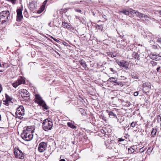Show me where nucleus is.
Here are the masks:
<instances>
[{
	"instance_id": "1",
	"label": "nucleus",
	"mask_w": 161,
	"mask_h": 161,
	"mask_svg": "<svg viewBox=\"0 0 161 161\" xmlns=\"http://www.w3.org/2000/svg\"><path fill=\"white\" fill-rule=\"evenodd\" d=\"M32 130L27 127L26 129L23 130L21 136L23 139L27 141L31 140L33 137Z\"/></svg>"
},
{
	"instance_id": "2",
	"label": "nucleus",
	"mask_w": 161,
	"mask_h": 161,
	"mask_svg": "<svg viewBox=\"0 0 161 161\" xmlns=\"http://www.w3.org/2000/svg\"><path fill=\"white\" fill-rule=\"evenodd\" d=\"M53 124L51 119H46L43 121L42 123V128L46 131L51 130L53 127Z\"/></svg>"
},
{
	"instance_id": "3",
	"label": "nucleus",
	"mask_w": 161,
	"mask_h": 161,
	"mask_svg": "<svg viewBox=\"0 0 161 161\" xmlns=\"http://www.w3.org/2000/svg\"><path fill=\"white\" fill-rule=\"evenodd\" d=\"M10 13L9 11H3L0 13V24H3L8 21Z\"/></svg>"
},
{
	"instance_id": "4",
	"label": "nucleus",
	"mask_w": 161,
	"mask_h": 161,
	"mask_svg": "<svg viewBox=\"0 0 161 161\" xmlns=\"http://www.w3.org/2000/svg\"><path fill=\"white\" fill-rule=\"evenodd\" d=\"M21 97L24 99V101H28L30 98L29 92L26 90L23 89L21 90L20 93Z\"/></svg>"
},
{
	"instance_id": "5",
	"label": "nucleus",
	"mask_w": 161,
	"mask_h": 161,
	"mask_svg": "<svg viewBox=\"0 0 161 161\" xmlns=\"http://www.w3.org/2000/svg\"><path fill=\"white\" fill-rule=\"evenodd\" d=\"M25 83V80L22 77H21L20 78H19L16 82L12 84V86L16 88L18 86L21 84H24Z\"/></svg>"
},
{
	"instance_id": "6",
	"label": "nucleus",
	"mask_w": 161,
	"mask_h": 161,
	"mask_svg": "<svg viewBox=\"0 0 161 161\" xmlns=\"http://www.w3.org/2000/svg\"><path fill=\"white\" fill-rule=\"evenodd\" d=\"M16 20L18 22H20L23 19L22 10L20 8H17L16 10Z\"/></svg>"
},
{
	"instance_id": "7",
	"label": "nucleus",
	"mask_w": 161,
	"mask_h": 161,
	"mask_svg": "<svg viewBox=\"0 0 161 161\" xmlns=\"http://www.w3.org/2000/svg\"><path fill=\"white\" fill-rule=\"evenodd\" d=\"M47 144L46 143L44 142H41L39 144L38 150L41 153H42L45 151L47 147Z\"/></svg>"
},
{
	"instance_id": "8",
	"label": "nucleus",
	"mask_w": 161,
	"mask_h": 161,
	"mask_svg": "<svg viewBox=\"0 0 161 161\" xmlns=\"http://www.w3.org/2000/svg\"><path fill=\"white\" fill-rule=\"evenodd\" d=\"M24 112L25 110L23 107L21 105L17 108L15 114L16 115H19L23 116L24 115Z\"/></svg>"
},
{
	"instance_id": "9",
	"label": "nucleus",
	"mask_w": 161,
	"mask_h": 161,
	"mask_svg": "<svg viewBox=\"0 0 161 161\" xmlns=\"http://www.w3.org/2000/svg\"><path fill=\"white\" fill-rule=\"evenodd\" d=\"M14 153L16 158L22 159L24 158V155L20 150H19L18 151H15Z\"/></svg>"
},
{
	"instance_id": "10",
	"label": "nucleus",
	"mask_w": 161,
	"mask_h": 161,
	"mask_svg": "<svg viewBox=\"0 0 161 161\" xmlns=\"http://www.w3.org/2000/svg\"><path fill=\"white\" fill-rule=\"evenodd\" d=\"M143 90L146 93L149 92L151 89V86L150 83H145L143 84Z\"/></svg>"
},
{
	"instance_id": "11",
	"label": "nucleus",
	"mask_w": 161,
	"mask_h": 161,
	"mask_svg": "<svg viewBox=\"0 0 161 161\" xmlns=\"http://www.w3.org/2000/svg\"><path fill=\"white\" fill-rule=\"evenodd\" d=\"M144 150L143 148H142L140 149L139 153L138 154V155L136 156L135 158L136 159H139V160H143L142 157L144 154Z\"/></svg>"
},
{
	"instance_id": "12",
	"label": "nucleus",
	"mask_w": 161,
	"mask_h": 161,
	"mask_svg": "<svg viewBox=\"0 0 161 161\" xmlns=\"http://www.w3.org/2000/svg\"><path fill=\"white\" fill-rule=\"evenodd\" d=\"M40 106H42L44 109L47 110L49 109V107L47 106L45 101H35Z\"/></svg>"
},
{
	"instance_id": "13",
	"label": "nucleus",
	"mask_w": 161,
	"mask_h": 161,
	"mask_svg": "<svg viewBox=\"0 0 161 161\" xmlns=\"http://www.w3.org/2000/svg\"><path fill=\"white\" fill-rule=\"evenodd\" d=\"M118 64L120 66L124 67L126 69H128V67L127 64V62L125 61L117 62Z\"/></svg>"
},
{
	"instance_id": "14",
	"label": "nucleus",
	"mask_w": 161,
	"mask_h": 161,
	"mask_svg": "<svg viewBox=\"0 0 161 161\" xmlns=\"http://www.w3.org/2000/svg\"><path fill=\"white\" fill-rule=\"evenodd\" d=\"M106 112L108 114L110 117L113 118L117 117L116 114L113 111H112L109 110H106Z\"/></svg>"
},
{
	"instance_id": "15",
	"label": "nucleus",
	"mask_w": 161,
	"mask_h": 161,
	"mask_svg": "<svg viewBox=\"0 0 161 161\" xmlns=\"http://www.w3.org/2000/svg\"><path fill=\"white\" fill-rule=\"evenodd\" d=\"M125 149L124 144L119 143L118 145V152L119 153H122Z\"/></svg>"
},
{
	"instance_id": "16",
	"label": "nucleus",
	"mask_w": 161,
	"mask_h": 161,
	"mask_svg": "<svg viewBox=\"0 0 161 161\" xmlns=\"http://www.w3.org/2000/svg\"><path fill=\"white\" fill-rule=\"evenodd\" d=\"M136 14L137 16L138 17L140 18H149L148 17V16L147 15H145L143 14H142V13H140L139 12L137 11L136 13Z\"/></svg>"
},
{
	"instance_id": "17",
	"label": "nucleus",
	"mask_w": 161,
	"mask_h": 161,
	"mask_svg": "<svg viewBox=\"0 0 161 161\" xmlns=\"http://www.w3.org/2000/svg\"><path fill=\"white\" fill-rule=\"evenodd\" d=\"M80 64L84 68L86 69L87 67V65L86 62L82 59H80L79 61Z\"/></svg>"
},
{
	"instance_id": "18",
	"label": "nucleus",
	"mask_w": 161,
	"mask_h": 161,
	"mask_svg": "<svg viewBox=\"0 0 161 161\" xmlns=\"http://www.w3.org/2000/svg\"><path fill=\"white\" fill-rule=\"evenodd\" d=\"M132 56L136 60H139L140 59V56L138 53L134 52L133 53Z\"/></svg>"
},
{
	"instance_id": "19",
	"label": "nucleus",
	"mask_w": 161,
	"mask_h": 161,
	"mask_svg": "<svg viewBox=\"0 0 161 161\" xmlns=\"http://www.w3.org/2000/svg\"><path fill=\"white\" fill-rule=\"evenodd\" d=\"M131 77L132 78L138 79L139 78L138 74L134 72H132L131 74Z\"/></svg>"
},
{
	"instance_id": "20",
	"label": "nucleus",
	"mask_w": 161,
	"mask_h": 161,
	"mask_svg": "<svg viewBox=\"0 0 161 161\" xmlns=\"http://www.w3.org/2000/svg\"><path fill=\"white\" fill-rule=\"evenodd\" d=\"M67 125L69 127L73 129H76L77 128V127L74 125V124L71 122H68L67 123Z\"/></svg>"
},
{
	"instance_id": "21",
	"label": "nucleus",
	"mask_w": 161,
	"mask_h": 161,
	"mask_svg": "<svg viewBox=\"0 0 161 161\" xmlns=\"http://www.w3.org/2000/svg\"><path fill=\"white\" fill-rule=\"evenodd\" d=\"M62 25L64 28H66L67 29H69L70 26L65 22H62Z\"/></svg>"
},
{
	"instance_id": "22",
	"label": "nucleus",
	"mask_w": 161,
	"mask_h": 161,
	"mask_svg": "<svg viewBox=\"0 0 161 161\" xmlns=\"http://www.w3.org/2000/svg\"><path fill=\"white\" fill-rule=\"evenodd\" d=\"M6 100L5 101H11L13 100V98L11 96H9L8 94H5Z\"/></svg>"
},
{
	"instance_id": "23",
	"label": "nucleus",
	"mask_w": 161,
	"mask_h": 161,
	"mask_svg": "<svg viewBox=\"0 0 161 161\" xmlns=\"http://www.w3.org/2000/svg\"><path fill=\"white\" fill-rule=\"evenodd\" d=\"M35 99L36 100L35 101H43L42 98L40 96L39 94H36L35 95Z\"/></svg>"
},
{
	"instance_id": "24",
	"label": "nucleus",
	"mask_w": 161,
	"mask_h": 161,
	"mask_svg": "<svg viewBox=\"0 0 161 161\" xmlns=\"http://www.w3.org/2000/svg\"><path fill=\"white\" fill-rule=\"evenodd\" d=\"M107 129L105 127L102 128V129L100 131L102 133L106 135L107 134V133L108 132L107 131Z\"/></svg>"
},
{
	"instance_id": "25",
	"label": "nucleus",
	"mask_w": 161,
	"mask_h": 161,
	"mask_svg": "<svg viewBox=\"0 0 161 161\" xmlns=\"http://www.w3.org/2000/svg\"><path fill=\"white\" fill-rule=\"evenodd\" d=\"M151 56V58L152 59L156 60L158 59V58L159 56H157V55L153 54Z\"/></svg>"
},
{
	"instance_id": "26",
	"label": "nucleus",
	"mask_w": 161,
	"mask_h": 161,
	"mask_svg": "<svg viewBox=\"0 0 161 161\" xmlns=\"http://www.w3.org/2000/svg\"><path fill=\"white\" fill-rule=\"evenodd\" d=\"M120 13H122L125 15H130V12L129 11L123 10L120 11Z\"/></svg>"
},
{
	"instance_id": "27",
	"label": "nucleus",
	"mask_w": 161,
	"mask_h": 161,
	"mask_svg": "<svg viewBox=\"0 0 161 161\" xmlns=\"http://www.w3.org/2000/svg\"><path fill=\"white\" fill-rule=\"evenodd\" d=\"M108 81L111 82H114L115 83V82L117 81V79L115 80V78L114 77H111L108 80Z\"/></svg>"
},
{
	"instance_id": "28",
	"label": "nucleus",
	"mask_w": 161,
	"mask_h": 161,
	"mask_svg": "<svg viewBox=\"0 0 161 161\" xmlns=\"http://www.w3.org/2000/svg\"><path fill=\"white\" fill-rule=\"evenodd\" d=\"M79 111L82 115H84L85 114V111L83 108H79Z\"/></svg>"
},
{
	"instance_id": "29",
	"label": "nucleus",
	"mask_w": 161,
	"mask_h": 161,
	"mask_svg": "<svg viewBox=\"0 0 161 161\" xmlns=\"http://www.w3.org/2000/svg\"><path fill=\"white\" fill-rule=\"evenodd\" d=\"M128 151L129 153L131 154L134 152L135 150L132 147H130L128 149Z\"/></svg>"
},
{
	"instance_id": "30",
	"label": "nucleus",
	"mask_w": 161,
	"mask_h": 161,
	"mask_svg": "<svg viewBox=\"0 0 161 161\" xmlns=\"http://www.w3.org/2000/svg\"><path fill=\"white\" fill-rule=\"evenodd\" d=\"M45 8L44 7L41 6V7L37 11V13L39 14L41 13L45 9Z\"/></svg>"
},
{
	"instance_id": "31",
	"label": "nucleus",
	"mask_w": 161,
	"mask_h": 161,
	"mask_svg": "<svg viewBox=\"0 0 161 161\" xmlns=\"http://www.w3.org/2000/svg\"><path fill=\"white\" fill-rule=\"evenodd\" d=\"M157 132V130L156 129H155L154 128L153 129V130L151 132V135L152 136H154L156 134Z\"/></svg>"
},
{
	"instance_id": "32",
	"label": "nucleus",
	"mask_w": 161,
	"mask_h": 161,
	"mask_svg": "<svg viewBox=\"0 0 161 161\" xmlns=\"http://www.w3.org/2000/svg\"><path fill=\"white\" fill-rule=\"evenodd\" d=\"M108 55L112 58H114L116 56L115 55H114L112 52H109L108 53Z\"/></svg>"
},
{
	"instance_id": "33",
	"label": "nucleus",
	"mask_w": 161,
	"mask_h": 161,
	"mask_svg": "<svg viewBox=\"0 0 161 161\" xmlns=\"http://www.w3.org/2000/svg\"><path fill=\"white\" fill-rule=\"evenodd\" d=\"M114 85H119L120 86H123V83L122 82L120 81H117H117L115 82V83Z\"/></svg>"
},
{
	"instance_id": "34",
	"label": "nucleus",
	"mask_w": 161,
	"mask_h": 161,
	"mask_svg": "<svg viewBox=\"0 0 161 161\" xmlns=\"http://www.w3.org/2000/svg\"><path fill=\"white\" fill-rule=\"evenodd\" d=\"M70 31L73 32H75L76 30L73 27L70 26V27L68 29Z\"/></svg>"
},
{
	"instance_id": "35",
	"label": "nucleus",
	"mask_w": 161,
	"mask_h": 161,
	"mask_svg": "<svg viewBox=\"0 0 161 161\" xmlns=\"http://www.w3.org/2000/svg\"><path fill=\"white\" fill-rule=\"evenodd\" d=\"M3 104L5 105L6 106H8L9 105V103H13L12 101H3Z\"/></svg>"
},
{
	"instance_id": "36",
	"label": "nucleus",
	"mask_w": 161,
	"mask_h": 161,
	"mask_svg": "<svg viewBox=\"0 0 161 161\" xmlns=\"http://www.w3.org/2000/svg\"><path fill=\"white\" fill-rule=\"evenodd\" d=\"M6 1L10 2L12 3L14 5L16 3V0H6Z\"/></svg>"
},
{
	"instance_id": "37",
	"label": "nucleus",
	"mask_w": 161,
	"mask_h": 161,
	"mask_svg": "<svg viewBox=\"0 0 161 161\" xmlns=\"http://www.w3.org/2000/svg\"><path fill=\"white\" fill-rule=\"evenodd\" d=\"M129 11L130 12V14H136V13L137 12V11H136L135 10L131 9H130V10ZM131 15H131L130 16H131Z\"/></svg>"
},
{
	"instance_id": "38",
	"label": "nucleus",
	"mask_w": 161,
	"mask_h": 161,
	"mask_svg": "<svg viewBox=\"0 0 161 161\" xmlns=\"http://www.w3.org/2000/svg\"><path fill=\"white\" fill-rule=\"evenodd\" d=\"M136 122H132L130 124V126L132 127H134L136 125Z\"/></svg>"
},
{
	"instance_id": "39",
	"label": "nucleus",
	"mask_w": 161,
	"mask_h": 161,
	"mask_svg": "<svg viewBox=\"0 0 161 161\" xmlns=\"http://www.w3.org/2000/svg\"><path fill=\"white\" fill-rule=\"evenodd\" d=\"M151 63L153 66H155L157 64V62H156L154 61H151Z\"/></svg>"
},
{
	"instance_id": "40",
	"label": "nucleus",
	"mask_w": 161,
	"mask_h": 161,
	"mask_svg": "<svg viewBox=\"0 0 161 161\" xmlns=\"http://www.w3.org/2000/svg\"><path fill=\"white\" fill-rule=\"evenodd\" d=\"M47 0H45V1H44V2H43L42 4V6L44 7V8H45V6L46 5V4L47 3Z\"/></svg>"
},
{
	"instance_id": "41",
	"label": "nucleus",
	"mask_w": 161,
	"mask_h": 161,
	"mask_svg": "<svg viewBox=\"0 0 161 161\" xmlns=\"http://www.w3.org/2000/svg\"><path fill=\"white\" fill-rule=\"evenodd\" d=\"M75 11L79 12V13H81V10L80 9H75Z\"/></svg>"
},
{
	"instance_id": "42",
	"label": "nucleus",
	"mask_w": 161,
	"mask_h": 161,
	"mask_svg": "<svg viewBox=\"0 0 161 161\" xmlns=\"http://www.w3.org/2000/svg\"><path fill=\"white\" fill-rule=\"evenodd\" d=\"M157 42L161 44V38H158L157 40Z\"/></svg>"
},
{
	"instance_id": "43",
	"label": "nucleus",
	"mask_w": 161,
	"mask_h": 161,
	"mask_svg": "<svg viewBox=\"0 0 161 161\" xmlns=\"http://www.w3.org/2000/svg\"><path fill=\"white\" fill-rule=\"evenodd\" d=\"M6 64H1V65H2V67H3V68H7V67L6 65Z\"/></svg>"
},
{
	"instance_id": "44",
	"label": "nucleus",
	"mask_w": 161,
	"mask_h": 161,
	"mask_svg": "<svg viewBox=\"0 0 161 161\" xmlns=\"http://www.w3.org/2000/svg\"><path fill=\"white\" fill-rule=\"evenodd\" d=\"M152 149H151V148L149 147L148 149L147 150V152L148 153H151L152 151Z\"/></svg>"
},
{
	"instance_id": "45",
	"label": "nucleus",
	"mask_w": 161,
	"mask_h": 161,
	"mask_svg": "<svg viewBox=\"0 0 161 161\" xmlns=\"http://www.w3.org/2000/svg\"><path fill=\"white\" fill-rule=\"evenodd\" d=\"M138 95V92H135L134 93V95L135 96H137Z\"/></svg>"
},
{
	"instance_id": "46",
	"label": "nucleus",
	"mask_w": 161,
	"mask_h": 161,
	"mask_svg": "<svg viewBox=\"0 0 161 161\" xmlns=\"http://www.w3.org/2000/svg\"><path fill=\"white\" fill-rule=\"evenodd\" d=\"M125 140L124 139L122 138H119L118 140V142H121Z\"/></svg>"
},
{
	"instance_id": "47",
	"label": "nucleus",
	"mask_w": 161,
	"mask_h": 161,
	"mask_svg": "<svg viewBox=\"0 0 161 161\" xmlns=\"http://www.w3.org/2000/svg\"><path fill=\"white\" fill-rule=\"evenodd\" d=\"M54 40L58 43L59 42V41L57 39L55 38L54 39Z\"/></svg>"
},
{
	"instance_id": "48",
	"label": "nucleus",
	"mask_w": 161,
	"mask_h": 161,
	"mask_svg": "<svg viewBox=\"0 0 161 161\" xmlns=\"http://www.w3.org/2000/svg\"><path fill=\"white\" fill-rule=\"evenodd\" d=\"M109 69L113 72H115L114 70L112 68H110Z\"/></svg>"
},
{
	"instance_id": "49",
	"label": "nucleus",
	"mask_w": 161,
	"mask_h": 161,
	"mask_svg": "<svg viewBox=\"0 0 161 161\" xmlns=\"http://www.w3.org/2000/svg\"><path fill=\"white\" fill-rule=\"evenodd\" d=\"M102 17H103V18L104 19H105L106 20H107V19H106V15H102Z\"/></svg>"
},
{
	"instance_id": "50",
	"label": "nucleus",
	"mask_w": 161,
	"mask_h": 161,
	"mask_svg": "<svg viewBox=\"0 0 161 161\" xmlns=\"http://www.w3.org/2000/svg\"><path fill=\"white\" fill-rule=\"evenodd\" d=\"M2 88L1 86V85L0 84V93L2 91Z\"/></svg>"
},
{
	"instance_id": "51",
	"label": "nucleus",
	"mask_w": 161,
	"mask_h": 161,
	"mask_svg": "<svg viewBox=\"0 0 161 161\" xmlns=\"http://www.w3.org/2000/svg\"><path fill=\"white\" fill-rule=\"evenodd\" d=\"M85 3V2L84 1H80V3H79V4H81V3Z\"/></svg>"
},
{
	"instance_id": "52",
	"label": "nucleus",
	"mask_w": 161,
	"mask_h": 161,
	"mask_svg": "<svg viewBox=\"0 0 161 161\" xmlns=\"http://www.w3.org/2000/svg\"><path fill=\"white\" fill-rule=\"evenodd\" d=\"M160 67H158L157 68V71H158L159 70V69H160Z\"/></svg>"
},
{
	"instance_id": "53",
	"label": "nucleus",
	"mask_w": 161,
	"mask_h": 161,
	"mask_svg": "<svg viewBox=\"0 0 161 161\" xmlns=\"http://www.w3.org/2000/svg\"><path fill=\"white\" fill-rule=\"evenodd\" d=\"M158 13L160 15H161V10H159L158 11Z\"/></svg>"
},
{
	"instance_id": "54",
	"label": "nucleus",
	"mask_w": 161,
	"mask_h": 161,
	"mask_svg": "<svg viewBox=\"0 0 161 161\" xmlns=\"http://www.w3.org/2000/svg\"><path fill=\"white\" fill-rule=\"evenodd\" d=\"M59 161H65V160L64 159H60Z\"/></svg>"
},
{
	"instance_id": "55",
	"label": "nucleus",
	"mask_w": 161,
	"mask_h": 161,
	"mask_svg": "<svg viewBox=\"0 0 161 161\" xmlns=\"http://www.w3.org/2000/svg\"><path fill=\"white\" fill-rule=\"evenodd\" d=\"M25 13H27V11L26 10V9H25V11H24V14H25Z\"/></svg>"
},
{
	"instance_id": "56",
	"label": "nucleus",
	"mask_w": 161,
	"mask_h": 161,
	"mask_svg": "<svg viewBox=\"0 0 161 161\" xmlns=\"http://www.w3.org/2000/svg\"><path fill=\"white\" fill-rule=\"evenodd\" d=\"M50 38L52 39H53V40L54 39H55V38H54L52 36H50Z\"/></svg>"
},
{
	"instance_id": "57",
	"label": "nucleus",
	"mask_w": 161,
	"mask_h": 161,
	"mask_svg": "<svg viewBox=\"0 0 161 161\" xmlns=\"http://www.w3.org/2000/svg\"><path fill=\"white\" fill-rule=\"evenodd\" d=\"M103 119L104 120V121H106V119H105V118H103Z\"/></svg>"
},
{
	"instance_id": "58",
	"label": "nucleus",
	"mask_w": 161,
	"mask_h": 161,
	"mask_svg": "<svg viewBox=\"0 0 161 161\" xmlns=\"http://www.w3.org/2000/svg\"><path fill=\"white\" fill-rule=\"evenodd\" d=\"M72 142L73 143V144H75V142H74V141L73 142V141H72Z\"/></svg>"
},
{
	"instance_id": "59",
	"label": "nucleus",
	"mask_w": 161,
	"mask_h": 161,
	"mask_svg": "<svg viewBox=\"0 0 161 161\" xmlns=\"http://www.w3.org/2000/svg\"><path fill=\"white\" fill-rule=\"evenodd\" d=\"M1 104H2V101H0V107L1 106Z\"/></svg>"
},
{
	"instance_id": "60",
	"label": "nucleus",
	"mask_w": 161,
	"mask_h": 161,
	"mask_svg": "<svg viewBox=\"0 0 161 161\" xmlns=\"http://www.w3.org/2000/svg\"><path fill=\"white\" fill-rule=\"evenodd\" d=\"M3 70H0V72H3Z\"/></svg>"
},
{
	"instance_id": "61",
	"label": "nucleus",
	"mask_w": 161,
	"mask_h": 161,
	"mask_svg": "<svg viewBox=\"0 0 161 161\" xmlns=\"http://www.w3.org/2000/svg\"><path fill=\"white\" fill-rule=\"evenodd\" d=\"M158 117H160V116H159H159H158L157 118H158Z\"/></svg>"
},
{
	"instance_id": "62",
	"label": "nucleus",
	"mask_w": 161,
	"mask_h": 161,
	"mask_svg": "<svg viewBox=\"0 0 161 161\" xmlns=\"http://www.w3.org/2000/svg\"><path fill=\"white\" fill-rule=\"evenodd\" d=\"M106 144H107V142H105V145H106Z\"/></svg>"
},
{
	"instance_id": "63",
	"label": "nucleus",
	"mask_w": 161,
	"mask_h": 161,
	"mask_svg": "<svg viewBox=\"0 0 161 161\" xmlns=\"http://www.w3.org/2000/svg\"><path fill=\"white\" fill-rule=\"evenodd\" d=\"M112 141H110V142H111Z\"/></svg>"
}]
</instances>
